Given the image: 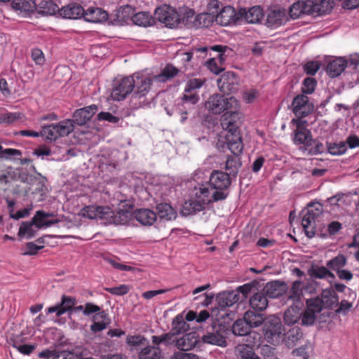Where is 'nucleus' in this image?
Returning a JSON list of instances; mask_svg holds the SVG:
<instances>
[{
  "label": "nucleus",
  "mask_w": 359,
  "mask_h": 359,
  "mask_svg": "<svg viewBox=\"0 0 359 359\" xmlns=\"http://www.w3.org/2000/svg\"><path fill=\"white\" fill-rule=\"evenodd\" d=\"M239 107L235 109H229L222 116L221 126L226 130L225 141L219 140L217 145L219 148H227L234 153L241 152L243 149V144L238 129V121L242 118V114L238 110Z\"/></svg>",
  "instance_id": "obj_1"
},
{
  "label": "nucleus",
  "mask_w": 359,
  "mask_h": 359,
  "mask_svg": "<svg viewBox=\"0 0 359 359\" xmlns=\"http://www.w3.org/2000/svg\"><path fill=\"white\" fill-rule=\"evenodd\" d=\"M83 217L90 219L100 220L104 224L123 225L127 224L131 214L127 210L114 212L109 206L90 205L82 209Z\"/></svg>",
  "instance_id": "obj_2"
},
{
  "label": "nucleus",
  "mask_w": 359,
  "mask_h": 359,
  "mask_svg": "<svg viewBox=\"0 0 359 359\" xmlns=\"http://www.w3.org/2000/svg\"><path fill=\"white\" fill-rule=\"evenodd\" d=\"M231 176L220 170H214L209 179L210 198L212 202L225 200L228 195V189L231 184Z\"/></svg>",
  "instance_id": "obj_3"
},
{
  "label": "nucleus",
  "mask_w": 359,
  "mask_h": 359,
  "mask_svg": "<svg viewBox=\"0 0 359 359\" xmlns=\"http://www.w3.org/2000/svg\"><path fill=\"white\" fill-rule=\"evenodd\" d=\"M200 97L196 95H183L181 102L175 104L172 110L165 107V109L169 116H180L181 123H184L188 119V116L194 117L197 112L196 104L198 102Z\"/></svg>",
  "instance_id": "obj_4"
},
{
  "label": "nucleus",
  "mask_w": 359,
  "mask_h": 359,
  "mask_svg": "<svg viewBox=\"0 0 359 359\" xmlns=\"http://www.w3.org/2000/svg\"><path fill=\"white\" fill-rule=\"evenodd\" d=\"M302 214V227L306 236L311 238L316 235V219L323 214V205L320 203H310Z\"/></svg>",
  "instance_id": "obj_5"
},
{
  "label": "nucleus",
  "mask_w": 359,
  "mask_h": 359,
  "mask_svg": "<svg viewBox=\"0 0 359 359\" xmlns=\"http://www.w3.org/2000/svg\"><path fill=\"white\" fill-rule=\"evenodd\" d=\"M279 317L270 315L265 317L263 324V332L267 342L277 345L282 341L283 327Z\"/></svg>",
  "instance_id": "obj_6"
},
{
  "label": "nucleus",
  "mask_w": 359,
  "mask_h": 359,
  "mask_svg": "<svg viewBox=\"0 0 359 359\" xmlns=\"http://www.w3.org/2000/svg\"><path fill=\"white\" fill-rule=\"evenodd\" d=\"M198 200H189L185 201L181 208L180 213L183 216L195 215L205 209V205L211 203L209 189L203 187L199 188V191L196 193Z\"/></svg>",
  "instance_id": "obj_7"
},
{
  "label": "nucleus",
  "mask_w": 359,
  "mask_h": 359,
  "mask_svg": "<svg viewBox=\"0 0 359 359\" xmlns=\"http://www.w3.org/2000/svg\"><path fill=\"white\" fill-rule=\"evenodd\" d=\"M227 334L226 326L215 321L207 327L205 333L202 337V341L205 344L225 347L227 344Z\"/></svg>",
  "instance_id": "obj_8"
},
{
  "label": "nucleus",
  "mask_w": 359,
  "mask_h": 359,
  "mask_svg": "<svg viewBox=\"0 0 359 359\" xmlns=\"http://www.w3.org/2000/svg\"><path fill=\"white\" fill-rule=\"evenodd\" d=\"M206 108L214 114H220L229 109L238 107V101L233 96L226 97L223 95L214 94L205 103Z\"/></svg>",
  "instance_id": "obj_9"
},
{
  "label": "nucleus",
  "mask_w": 359,
  "mask_h": 359,
  "mask_svg": "<svg viewBox=\"0 0 359 359\" xmlns=\"http://www.w3.org/2000/svg\"><path fill=\"white\" fill-rule=\"evenodd\" d=\"M154 18L169 28L179 26L180 14L170 7L164 6L156 8Z\"/></svg>",
  "instance_id": "obj_10"
},
{
  "label": "nucleus",
  "mask_w": 359,
  "mask_h": 359,
  "mask_svg": "<svg viewBox=\"0 0 359 359\" xmlns=\"http://www.w3.org/2000/svg\"><path fill=\"white\" fill-rule=\"evenodd\" d=\"M134 83L133 76H126L116 81L114 84L111 94L113 100L121 101L126 99L128 95L133 93Z\"/></svg>",
  "instance_id": "obj_11"
},
{
  "label": "nucleus",
  "mask_w": 359,
  "mask_h": 359,
  "mask_svg": "<svg viewBox=\"0 0 359 359\" xmlns=\"http://www.w3.org/2000/svg\"><path fill=\"white\" fill-rule=\"evenodd\" d=\"M292 109L294 114L297 118H304L310 115L315 109L309 97L304 94H299L293 98Z\"/></svg>",
  "instance_id": "obj_12"
},
{
  "label": "nucleus",
  "mask_w": 359,
  "mask_h": 359,
  "mask_svg": "<svg viewBox=\"0 0 359 359\" xmlns=\"http://www.w3.org/2000/svg\"><path fill=\"white\" fill-rule=\"evenodd\" d=\"M219 90L224 94H233L239 89L240 79L233 72H226L217 79Z\"/></svg>",
  "instance_id": "obj_13"
},
{
  "label": "nucleus",
  "mask_w": 359,
  "mask_h": 359,
  "mask_svg": "<svg viewBox=\"0 0 359 359\" xmlns=\"http://www.w3.org/2000/svg\"><path fill=\"white\" fill-rule=\"evenodd\" d=\"M309 300L310 306H314L318 312H321L323 309H332L338 301L334 291L332 289H325L323 290L321 296Z\"/></svg>",
  "instance_id": "obj_14"
},
{
  "label": "nucleus",
  "mask_w": 359,
  "mask_h": 359,
  "mask_svg": "<svg viewBox=\"0 0 359 359\" xmlns=\"http://www.w3.org/2000/svg\"><path fill=\"white\" fill-rule=\"evenodd\" d=\"M251 327L243 318L236 320L232 326V332L237 336H246L245 341L250 344H259L260 336L257 332H251Z\"/></svg>",
  "instance_id": "obj_15"
},
{
  "label": "nucleus",
  "mask_w": 359,
  "mask_h": 359,
  "mask_svg": "<svg viewBox=\"0 0 359 359\" xmlns=\"http://www.w3.org/2000/svg\"><path fill=\"white\" fill-rule=\"evenodd\" d=\"M76 304L75 297L63 294L61 301L57 304L50 306L47 309L48 313H55L57 317H60L65 313H68L69 317L72 315L73 307Z\"/></svg>",
  "instance_id": "obj_16"
},
{
  "label": "nucleus",
  "mask_w": 359,
  "mask_h": 359,
  "mask_svg": "<svg viewBox=\"0 0 359 359\" xmlns=\"http://www.w3.org/2000/svg\"><path fill=\"white\" fill-rule=\"evenodd\" d=\"M134 79V89L133 97L141 98L144 97L150 90L152 85V79L140 75L139 73L133 75Z\"/></svg>",
  "instance_id": "obj_17"
},
{
  "label": "nucleus",
  "mask_w": 359,
  "mask_h": 359,
  "mask_svg": "<svg viewBox=\"0 0 359 359\" xmlns=\"http://www.w3.org/2000/svg\"><path fill=\"white\" fill-rule=\"evenodd\" d=\"M205 18L206 15L198 14L196 15L193 10L189 9L182 15L180 14L179 25H184L187 28L198 27L201 26L205 27L206 26L205 22Z\"/></svg>",
  "instance_id": "obj_18"
},
{
  "label": "nucleus",
  "mask_w": 359,
  "mask_h": 359,
  "mask_svg": "<svg viewBox=\"0 0 359 359\" xmlns=\"http://www.w3.org/2000/svg\"><path fill=\"white\" fill-rule=\"evenodd\" d=\"M215 21L222 26H229L240 22L238 11L231 6H225L216 15Z\"/></svg>",
  "instance_id": "obj_19"
},
{
  "label": "nucleus",
  "mask_w": 359,
  "mask_h": 359,
  "mask_svg": "<svg viewBox=\"0 0 359 359\" xmlns=\"http://www.w3.org/2000/svg\"><path fill=\"white\" fill-rule=\"evenodd\" d=\"M303 337L304 333L298 325L283 327L282 341H284L288 348L294 346Z\"/></svg>",
  "instance_id": "obj_20"
},
{
  "label": "nucleus",
  "mask_w": 359,
  "mask_h": 359,
  "mask_svg": "<svg viewBox=\"0 0 359 359\" xmlns=\"http://www.w3.org/2000/svg\"><path fill=\"white\" fill-rule=\"evenodd\" d=\"M97 111L98 107L96 104L76 109L73 114V123L78 126L85 125Z\"/></svg>",
  "instance_id": "obj_21"
},
{
  "label": "nucleus",
  "mask_w": 359,
  "mask_h": 359,
  "mask_svg": "<svg viewBox=\"0 0 359 359\" xmlns=\"http://www.w3.org/2000/svg\"><path fill=\"white\" fill-rule=\"evenodd\" d=\"M262 289L268 298L275 299L285 294L288 287L283 281L273 280L267 283Z\"/></svg>",
  "instance_id": "obj_22"
},
{
  "label": "nucleus",
  "mask_w": 359,
  "mask_h": 359,
  "mask_svg": "<svg viewBox=\"0 0 359 359\" xmlns=\"http://www.w3.org/2000/svg\"><path fill=\"white\" fill-rule=\"evenodd\" d=\"M59 14L63 18L71 20L83 18L85 15L83 8L78 3H70L62 7L59 10Z\"/></svg>",
  "instance_id": "obj_23"
},
{
  "label": "nucleus",
  "mask_w": 359,
  "mask_h": 359,
  "mask_svg": "<svg viewBox=\"0 0 359 359\" xmlns=\"http://www.w3.org/2000/svg\"><path fill=\"white\" fill-rule=\"evenodd\" d=\"M238 15L240 16V22L245 20L248 23L255 24L261 20L264 14L260 6H253L248 11H246L245 8H241L238 11Z\"/></svg>",
  "instance_id": "obj_24"
},
{
  "label": "nucleus",
  "mask_w": 359,
  "mask_h": 359,
  "mask_svg": "<svg viewBox=\"0 0 359 359\" xmlns=\"http://www.w3.org/2000/svg\"><path fill=\"white\" fill-rule=\"evenodd\" d=\"M198 342V334L196 332H190L179 339H175L176 346L183 351L191 350Z\"/></svg>",
  "instance_id": "obj_25"
},
{
  "label": "nucleus",
  "mask_w": 359,
  "mask_h": 359,
  "mask_svg": "<svg viewBox=\"0 0 359 359\" xmlns=\"http://www.w3.org/2000/svg\"><path fill=\"white\" fill-rule=\"evenodd\" d=\"M302 316V305L290 306L284 313L283 320L285 327L295 326Z\"/></svg>",
  "instance_id": "obj_26"
},
{
  "label": "nucleus",
  "mask_w": 359,
  "mask_h": 359,
  "mask_svg": "<svg viewBox=\"0 0 359 359\" xmlns=\"http://www.w3.org/2000/svg\"><path fill=\"white\" fill-rule=\"evenodd\" d=\"M92 320L93 323L90 325V331L93 333H97L105 330L111 323V319L108 313L104 311L93 315Z\"/></svg>",
  "instance_id": "obj_27"
},
{
  "label": "nucleus",
  "mask_w": 359,
  "mask_h": 359,
  "mask_svg": "<svg viewBox=\"0 0 359 359\" xmlns=\"http://www.w3.org/2000/svg\"><path fill=\"white\" fill-rule=\"evenodd\" d=\"M230 151L233 155L227 156L225 161L224 169L231 177L235 178L242 165L239 155L242 154L243 149H241V152L238 154L234 153L232 150Z\"/></svg>",
  "instance_id": "obj_28"
},
{
  "label": "nucleus",
  "mask_w": 359,
  "mask_h": 359,
  "mask_svg": "<svg viewBox=\"0 0 359 359\" xmlns=\"http://www.w3.org/2000/svg\"><path fill=\"white\" fill-rule=\"evenodd\" d=\"M239 300L240 297H238V292H234L233 290L224 291L216 296L217 305L222 309L232 306L234 304L239 302Z\"/></svg>",
  "instance_id": "obj_29"
},
{
  "label": "nucleus",
  "mask_w": 359,
  "mask_h": 359,
  "mask_svg": "<svg viewBox=\"0 0 359 359\" xmlns=\"http://www.w3.org/2000/svg\"><path fill=\"white\" fill-rule=\"evenodd\" d=\"M287 20L285 10L273 9L269 12L266 23L269 27L276 28L285 24Z\"/></svg>",
  "instance_id": "obj_30"
},
{
  "label": "nucleus",
  "mask_w": 359,
  "mask_h": 359,
  "mask_svg": "<svg viewBox=\"0 0 359 359\" xmlns=\"http://www.w3.org/2000/svg\"><path fill=\"white\" fill-rule=\"evenodd\" d=\"M249 304L252 309L255 311H264L268 306V297L263 289L254 292L249 299Z\"/></svg>",
  "instance_id": "obj_31"
},
{
  "label": "nucleus",
  "mask_w": 359,
  "mask_h": 359,
  "mask_svg": "<svg viewBox=\"0 0 359 359\" xmlns=\"http://www.w3.org/2000/svg\"><path fill=\"white\" fill-rule=\"evenodd\" d=\"M83 18L86 21L98 23L105 21L108 18V13L101 8L90 7L84 10Z\"/></svg>",
  "instance_id": "obj_32"
},
{
  "label": "nucleus",
  "mask_w": 359,
  "mask_h": 359,
  "mask_svg": "<svg viewBox=\"0 0 359 359\" xmlns=\"http://www.w3.org/2000/svg\"><path fill=\"white\" fill-rule=\"evenodd\" d=\"M293 141L296 144H304L307 147H311L313 145V140L309 130L298 126V128L294 131Z\"/></svg>",
  "instance_id": "obj_33"
},
{
  "label": "nucleus",
  "mask_w": 359,
  "mask_h": 359,
  "mask_svg": "<svg viewBox=\"0 0 359 359\" xmlns=\"http://www.w3.org/2000/svg\"><path fill=\"white\" fill-rule=\"evenodd\" d=\"M261 288L262 285H260L259 281L253 280L243 285L238 286L233 291L234 292H238V297H240L239 301L243 302L248 298L250 294L252 293L253 294L255 291H257Z\"/></svg>",
  "instance_id": "obj_34"
},
{
  "label": "nucleus",
  "mask_w": 359,
  "mask_h": 359,
  "mask_svg": "<svg viewBox=\"0 0 359 359\" xmlns=\"http://www.w3.org/2000/svg\"><path fill=\"white\" fill-rule=\"evenodd\" d=\"M156 210L157 212L156 215H158L161 219L170 221L177 217V212L168 203L161 202L157 203Z\"/></svg>",
  "instance_id": "obj_35"
},
{
  "label": "nucleus",
  "mask_w": 359,
  "mask_h": 359,
  "mask_svg": "<svg viewBox=\"0 0 359 359\" xmlns=\"http://www.w3.org/2000/svg\"><path fill=\"white\" fill-rule=\"evenodd\" d=\"M134 214L135 219L145 226H151L157 219L156 212L149 209H139Z\"/></svg>",
  "instance_id": "obj_36"
},
{
  "label": "nucleus",
  "mask_w": 359,
  "mask_h": 359,
  "mask_svg": "<svg viewBox=\"0 0 359 359\" xmlns=\"http://www.w3.org/2000/svg\"><path fill=\"white\" fill-rule=\"evenodd\" d=\"M347 66V62L343 57H339L330 61L327 67L328 75L332 78L339 76Z\"/></svg>",
  "instance_id": "obj_37"
},
{
  "label": "nucleus",
  "mask_w": 359,
  "mask_h": 359,
  "mask_svg": "<svg viewBox=\"0 0 359 359\" xmlns=\"http://www.w3.org/2000/svg\"><path fill=\"white\" fill-rule=\"evenodd\" d=\"M308 274L313 278H328L334 280L335 276L331 272L327 266L311 265L308 269Z\"/></svg>",
  "instance_id": "obj_38"
},
{
  "label": "nucleus",
  "mask_w": 359,
  "mask_h": 359,
  "mask_svg": "<svg viewBox=\"0 0 359 359\" xmlns=\"http://www.w3.org/2000/svg\"><path fill=\"white\" fill-rule=\"evenodd\" d=\"M310 10L313 13L318 15L327 14L331 11L334 6L333 0H318L312 1V5H310Z\"/></svg>",
  "instance_id": "obj_39"
},
{
  "label": "nucleus",
  "mask_w": 359,
  "mask_h": 359,
  "mask_svg": "<svg viewBox=\"0 0 359 359\" xmlns=\"http://www.w3.org/2000/svg\"><path fill=\"white\" fill-rule=\"evenodd\" d=\"M162 358V352L158 346L149 345L147 344L142 348L138 354L139 359H161Z\"/></svg>",
  "instance_id": "obj_40"
},
{
  "label": "nucleus",
  "mask_w": 359,
  "mask_h": 359,
  "mask_svg": "<svg viewBox=\"0 0 359 359\" xmlns=\"http://www.w3.org/2000/svg\"><path fill=\"white\" fill-rule=\"evenodd\" d=\"M310 300H306L307 308L305 310L302 309V316H301V325L304 326H311L314 324L316 318L317 311L314 306H310Z\"/></svg>",
  "instance_id": "obj_41"
},
{
  "label": "nucleus",
  "mask_w": 359,
  "mask_h": 359,
  "mask_svg": "<svg viewBox=\"0 0 359 359\" xmlns=\"http://www.w3.org/2000/svg\"><path fill=\"white\" fill-rule=\"evenodd\" d=\"M33 226L38 229V221L34 217L29 222H22L19 228L18 236L20 237L26 236L28 239L32 238L36 233V231L33 229Z\"/></svg>",
  "instance_id": "obj_42"
},
{
  "label": "nucleus",
  "mask_w": 359,
  "mask_h": 359,
  "mask_svg": "<svg viewBox=\"0 0 359 359\" xmlns=\"http://www.w3.org/2000/svg\"><path fill=\"white\" fill-rule=\"evenodd\" d=\"M257 344H240L236 346V351L240 359H261L260 357L255 353L253 346Z\"/></svg>",
  "instance_id": "obj_43"
},
{
  "label": "nucleus",
  "mask_w": 359,
  "mask_h": 359,
  "mask_svg": "<svg viewBox=\"0 0 359 359\" xmlns=\"http://www.w3.org/2000/svg\"><path fill=\"white\" fill-rule=\"evenodd\" d=\"M11 6L13 9L25 13H32L36 9L35 0H13Z\"/></svg>",
  "instance_id": "obj_44"
},
{
  "label": "nucleus",
  "mask_w": 359,
  "mask_h": 359,
  "mask_svg": "<svg viewBox=\"0 0 359 359\" xmlns=\"http://www.w3.org/2000/svg\"><path fill=\"white\" fill-rule=\"evenodd\" d=\"M302 295L303 293L302 290V282L299 280L293 282L292 287L287 294V301H292L294 305L298 304L302 306L301 302V298Z\"/></svg>",
  "instance_id": "obj_45"
},
{
  "label": "nucleus",
  "mask_w": 359,
  "mask_h": 359,
  "mask_svg": "<svg viewBox=\"0 0 359 359\" xmlns=\"http://www.w3.org/2000/svg\"><path fill=\"white\" fill-rule=\"evenodd\" d=\"M36 10L39 14L42 15H51L59 12L58 6L52 0L41 1L36 5Z\"/></svg>",
  "instance_id": "obj_46"
},
{
  "label": "nucleus",
  "mask_w": 359,
  "mask_h": 359,
  "mask_svg": "<svg viewBox=\"0 0 359 359\" xmlns=\"http://www.w3.org/2000/svg\"><path fill=\"white\" fill-rule=\"evenodd\" d=\"M243 318L246 320L251 328L263 325L265 317L262 313H255L253 311H248L245 313Z\"/></svg>",
  "instance_id": "obj_47"
},
{
  "label": "nucleus",
  "mask_w": 359,
  "mask_h": 359,
  "mask_svg": "<svg viewBox=\"0 0 359 359\" xmlns=\"http://www.w3.org/2000/svg\"><path fill=\"white\" fill-rule=\"evenodd\" d=\"M57 139L60 137L67 136L74 131V124L72 119H65L55 124Z\"/></svg>",
  "instance_id": "obj_48"
},
{
  "label": "nucleus",
  "mask_w": 359,
  "mask_h": 359,
  "mask_svg": "<svg viewBox=\"0 0 359 359\" xmlns=\"http://www.w3.org/2000/svg\"><path fill=\"white\" fill-rule=\"evenodd\" d=\"M154 18L148 12H139L133 15V22L138 26L147 27L152 25Z\"/></svg>",
  "instance_id": "obj_49"
},
{
  "label": "nucleus",
  "mask_w": 359,
  "mask_h": 359,
  "mask_svg": "<svg viewBox=\"0 0 359 359\" xmlns=\"http://www.w3.org/2000/svg\"><path fill=\"white\" fill-rule=\"evenodd\" d=\"M347 264V259L344 255H338L337 257L331 259L326 263V266L329 270L339 271L342 269Z\"/></svg>",
  "instance_id": "obj_50"
},
{
  "label": "nucleus",
  "mask_w": 359,
  "mask_h": 359,
  "mask_svg": "<svg viewBox=\"0 0 359 359\" xmlns=\"http://www.w3.org/2000/svg\"><path fill=\"white\" fill-rule=\"evenodd\" d=\"M189 328V325L184 320L182 315H177L172 320V333L175 334V336L184 332Z\"/></svg>",
  "instance_id": "obj_51"
},
{
  "label": "nucleus",
  "mask_w": 359,
  "mask_h": 359,
  "mask_svg": "<svg viewBox=\"0 0 359 359\" xmlns=\"http://www.w3.org/2000/svg\"><path fill=\"white\" fill-rule=\"evenodd\" d=\"M126 344L131 347V351L138 347L144 346L148 344V340L142 335H128L126 337Z\"/></svg>",
  "instance_id": "obj_52"
},
{
  "label": "nucleus",
  "mask_w": 359,
  "mask_h": 359,
  "mask_svg": "<svg viewBox=\"0 0 359 359\" xmlns=\"http://www.w3.org/2000/svg\"><path fill=\"white\" fill-rule=\"evenodd\" d=\"M152 343L156 346H158L159 344H163L165 345L172 344L175 342L176 337H175V334L172 332L165 333L161 334L160 336H152Z\"/></svg>",
  "instance_id": "obj_53"
},
{
  "label": "nucleus",
  "mask_w": 359,
  "mask_h": 359,
  "mask_svg": "<svg viewBox=\"0 0 359 359\" xmlns=\"http://www.w3.org/2000/svg\"><path fill=\"white\" fill-rule=\"evenodd\" d=\"M179 72V70L172 65H167L162 72L156 76L158 81H165L175 77Z\"/></svg>",
  "instance_id": "obj_54"
},
{
  "label": "nucleus",
  "mask_w": 359,
  "mask_h": 359,
  "mask_svg": "<svg viewBox=\"0 0 359 359\" xmlns=\"http://www.w3.org/2000/svg\"><path fill=\"white\" fill-rule=\"evenodd\" d=\"M347 149L346 143L345 142H339L330 143L327 142V152L334 156L344 154Z\"/></svg>",
  "instance_id": "obj_55"
},
{
  "label": "nucleus",
  "mask_w": 359,
  "mask_h": 359,
  "mask_svg": "<svg viewBox=\"0 0 359 359\" xmlns=\"http://www.w3.org/2000/svg\"><path fill=\"white\" fill-rule=\"evenodd\" d=\"M40 133H41V137H44L48 140L55 141L57 139L54 123L50 125H42Z\"/></svg>",
  "instance_id": "obj_56"
},
{
  "label": "nucleus",
  "mask_w": 359,
  "mask_h": 359,
  "mask_svg": "<svg viewBox=\"0 0 359 359\" xmlns=\"http://www.w3.org/2000/svg\"><path fill=\"white\" fill-rule=\"evenodd\" d=\"M306 5L303 1L294 3L290 8L289 14L292 19H297L306 12Z\"/></svg>",
  "instance_id": "obj_57"
},
{
  "label": "nucleus",
  "mask_w": 359,
  "mask_h": 359,
  "mask_svg": "<svg viewBox=\"0 0 359 359\" xmlns=\"http://www.w3.org/2000/svg\"><path fill=\"white\" fill-rule=\"evenodd\" d=\"M21 156L22 152L20 150L11 148L4 149L3 147L0 145V158L12 160L19 158Z\"/></svg>",
  "instance_id": "obj_58"
},
{
  "label": "nucleus",
  "mask_w": 359,
  "mask_h": 359,
  "mask_svg": "<svg viewBox=\"0 0 359 359\" xmlns=\"http://www.w3.org/2000/svg\"><path fill=\"white\" fill-rule=\"evenodd\" d=\"M83 357L73 351L55 349L53 359H82Z\"/></svg>",
  "instance_id": "obj_59"
},
{
  "label": "nucleus",
  "mask_w": 359,
  "mask_h": 359,
  "mask_svg": "<svg viewBox=\"0 0 359 359\" xmlns=\"http://www.w3.org/2000/svg\"><path fill=\"white\" fill-rule=\"evenodd\" d=\"M133 15H135V10L129 5L121 6L117 13V18L120 21H126L129 18L133 21Z\"/></svg>",
  "instance_id": "obj_60"
},
{
  "label": "nucleus",
  "mask_w": 359,
  "mask_h": 359,
  "mask_svg": "<svg viewBox=\"0 0 359 359\" xmlns=\"http://www.w3.org/2000/svg\"><path fill=\"white\" fill-rule=\"evenodd\" d=\"M317 81L314 78L307 77L304 79L302 86V94L310 95L313 93L316 89Z\"/></svg>",
  "instance_id": "obj_61"
},
{
  "label": "nucleus",
  "mask_w": 359,
  "mask_h": 359,
  "mask_svg": "<svg viewBox=\"0 0 359 359\" xmlns=\"http://www.w3.org/2000/svg\"><path fill=\"white\" fill-rule=\"evenodd\" d=\"M12 346L19 353L29 355L35 349V346L32 344H20L18 341H13Z\"/></svg>",
  "instance_id": "obj_62"
},
{
  "label": "nucleus",
  "mask_w": 359,
  "mask_h": 359,
  "mask_svg": "<svg viewBox=\"0 0 359 359\" xmlns=\"http://www.w3.org/2000/svg\"><path fill=\"white\" fill-rule=\"evenodd\" d=\"M22 118V114L20 112H7L0 114V122L12 123L16 120Z\"/></svg>",
  "instance_id": "obj_63"
},
{
  "label": "nucleus",
  "mask_w": 359,
  "mask_h": 359,
  "mask_svg": "<svg viewBox=\"0 0 359 359\" xmlns=\"http://www.w3.org/2000/svg\"><path fill=\"white\" fill-rule=\"evenodd\" d=\"M310 346L308 345H303L292 351L294 356L300 357L303 359H309L310 357L309 350Z\"/></svg>",
  "instance_id": "obj_64"
}]
</instances>
